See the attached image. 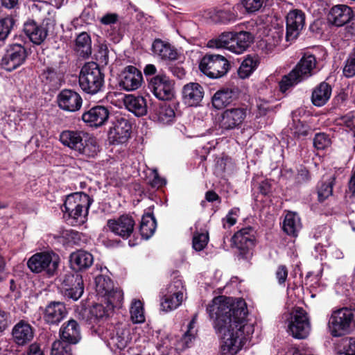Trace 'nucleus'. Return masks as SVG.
<instances>
[{
  "instance_id": "obj_1",
  "label": "nucleus",
  "mask_w": 355,
  "mask_h": 355,
  "mask_svg": "<svg viewBox=\"0 0 355 355\" xmlns=\"http://www.w3.org/2000/svg\"><path fill=\"white\" fill-rule=\"evenodd\" d=\"M209 317L214 319V329L220 334L224 354L235 355L241 350L253 327L246 323L247 305L242 299L223 295L214 297L207 307Z\"/></svg>"
},
{
  "instance_id": "obj_2",
  "label": "nucleus",
  "mask_w": 355,
  "mask_h": 355,
  "mask_svg": "<svg viewBox=\"0 0 355 355\" xmlns=\"http://www.w3.org/2000/svg\"><path fill=\"white\" fill-rule=\"evenodd\" d=\"M92 201L89 196L84 193L69 195L64 202V216L72 225L84 224Z\"/></svg>"
},
{
  "instance_id": "obj_3",
  "label": "nucleus",
  "mask_w": 355,
  "mask_h": 355,
  "mask_svg": "<svg viewBox=\"0 0 355 355\" xmlns=\"http://www.w3.org/2000/svg\"><path fill=\"white\" fill-rule=\"evenodd\" d=\"M60 141L63 145L88 157H94L99 152L96 139L82 131L64 130L60 135Z\"/></svg>"
},
{
  "instance_id": "obj_4",
  "label": "nucleus",
  "mask_w": 355,
  "mask_h": 355,
  "mask_svg": "<svg viewBox=\"0 0 355 355\" xmlns=\"http://www.w3.org/2000/svg\"><path fill=\"white\" fill-rule=\"evenodd\" d=\"M253 41L252 34L247 31L239 33L224 32L218 37L210 40L207 46L216 49H226L236 54L243 53Z\"/></svg>"
},
{
  "instance_id": "obj_5",
  "label": "nucleus",
  "mask_w": 355,
  "mask_h": 355,
  "mask_svg": "<svg viewBox=\"0 0 355 355\" xmlns=\"http://www.w3.org/2000/svg\"><path fill=\"white\" fill-rule=\"evenodd\" d=\"M315 67V57L311 54H304L290 73L282 77L279 83L280 91L284 93L289 88L311 76Z\"/></svg>"
},
{
  "instance_id": "obj_6",
  "label": "nucleus",
  "mask_w": 355,
  "mask_h": 355,
  "mask_svg": "<svg viewBox=\"0 0 355 355\" xmlns=\"http://www.w3.org/2000/svg\"><path fill=\"white\" fill-rule=\"evenodd\" d=\"M104 73L96 62H87L83 66L79 74L80 87L88 94H96L104 88Z\"/></svg>"
},
{
  "instance_id": "obj_7",
  "label": "nucleus",
  "mask_w": 355,
  "mask_h": 355,
  "mask_svg": "<svg viewBox=\"0 0 355 355\" xmlns=\"http://www.w3.org/2000/svg\"><path fill=\"white\" fill-rule=\"evenodd\" d=\"M354 329L355 318L352 309L343 307L331 313L328 321V329L332 336H345Z\"/></svg>"
},
{
  "instance_id": "obj_8",
  "label": "nucleus",
  "mask_w": 355,
  "mask_h": 355,
  "mask_svg": "<svg viewBox=\"0 0 355 355\" xmlns=\"http://www.w3.org/2000/svg\"><path fill=\"white\" fill-rule=\"evenodd\" d=\"M230 67L229 61L218 54L205 55L199 64L200 70L211 78L223 77L227 73Z\"/></svg>"
},
{
  "instance_id": "obj_9",
  "label": "nucleus",
  "mask_w": 355,
  "mask_h": 355,
  "mask_svg": "<svg viewBox=\"0 0 355 355\" xmlns=\"http://www.w3.org/2000/svg\"><path fill=\"white\" fill-rule=\"evenodd\" d=\"M59 257L55 253L38 252L31 256L27 261L28 268L35 273L45 272L52 276L56 271Z\"/></svg>"
},
{
  "instance_id": "obj_10",
  "label": "nucleus",
  "mask_w": 355,
  "mask_h": 355,
  "mask_svg": "<svg viewBox=\"0 0 355 355\" xmlns=\"http://www.w3.org/2000/svg\"><path fill=\"white\" fill-rule=\"evenodd\" d=\"M148 88L161 101H171L175 96L174 83L164 73H159L151 78Z\"/></svg>"
},
{
  "instance_id": "obj_11",
  "label": "nucleus",
  "mask_w": 355,
  "mask_h": 355,
  "mask_svg": "<svg viewBox=\"0 0 355 355\" xmlns=\"http://www.w3.org/2000/svg\"><path fill=\"white\" fill-rule=\"evenodd\" d=\"M311 331V324L307 313L302 308H297L291 317L288 332L297 339L306 338Z\"/></svg>"
},
{
  "instance_id": "obj_12",
  "label": "nucleus",
  "mask_w": 355,
  "mask_h": 355,
  "mask_svg": "<svg viewBox=\"0 0 355 355\" xmlns=\"http://www.w3.org/2000/svg\"><path fill=\"white\" fill-rule=\"evenodd\" d=\"M132 125L125 116L116 115L111 121L108 137L113 144L125 143L130 137Z\"/></svg>"
},
{
  "instance_id": "obj_13",
  "label": "nucleus",
  "mask_w": 355,
  "mask_h": 355,
  "mask_svg": "<svg viewBox=\"0 0 355 355\" xmlns=\"http://www.w3.org/2000/svg\"><path fill=\"white\" fill-rule=\"evenodd\" d=\"M60 281L63 294L65 297L78 300L84 292L83 280L82 276L76 272H68L60 277Z\"/></svg>"
},
{
  "instance_id": "obj_14",
  "label": "nucleus",
  "mask_w": 355,
  "mask_h": 355,
  "mask_svg": "<svg viewBox=\"0 0 355 355\" xmlns=\"http://www.w3.org/2000/svg\"><path fill=\"white\" fill-rule=\"evenodd\" d=\"M26 57L27 51L24 46L12 44L8 46L1 59V65L5 70L11 71L21 66Z\"/></svg>"
},
{
  "instance_id": "obj_15",
  "label": "nucleus",
  "mask_w": 355,
  "mask_h": 355,
  "mask_svg": "<svg viewBox=\"0 0 355 355\" xmlns=\"http://www.w3.org/2000/svg\"><path fill=\"white\" fill-rule=\"evenodd\" d=\"M96 291L101 297H105L112 304H119L123 299L121 290L114 288L111 279L105 275H98L95 278Z\"/></svg>"
},
{
  "instance_id": "obj_16",
  "label": "nucleus",
  "mask_w": 355,
  "mask_h": 355,
  "mask_svg": "<svg viewBox=\"0 0 355 355\" xmlns=\"http://www.w3.org/2000/svg\"><path fill=\"white\" fill-rule=\"evenodd\" d=\"M247 116L246 108L241 107L227 108L220 116V127L225 130L239 128Z\"/></svg>"
},
{
  "instance_id": "obj_17",
  "label": "nucleus",
  "mask_w": 355,
  "mask_h": 355,
  "mask_svg": "<svg viewBox=\"0 0 355 355\" xmlns=\"http://www.w3.org/2000/svg\"><path fill=\"white\" fill-rule=\"evenodd\" d=\"M306 20L305 13L300 9L290 10L286 15V33L287 41L295 40L304 27Z\"/></svg>"
},
{
  "instance_id": "obj_18",
  "label": "nucleus",
  "mask_w": 355,
  "mask_h": 355,
  "mask_svg": "<svg viewBox=\"0 0 355 355\" xmlns=\"http://www.w3.org/2000/svg\"><path fill=\"white\" fill-rule=\"evenodd\" d=\"M232 239L241 257L247 258L255 244V232L252 227H246L236 232Z\"/></svg>"
},
{
  "instance_id": "obj_19",
  "label": "nucleus",
  "mask_w": 355,
  "mask_h": 355,
  "mask_svg": "<svg viewBox=\"0 0 355 355\" xmlns=\"http://www.w3.org/2000/svg\"><path fill=\"white\" fill-rule=\"evenodd\" d=\"M143 76L137 67L129 65L123 69L119 76V85L126 91H134L141 86Z\"/></svg>"
},
{
  "instance_id": "obj_20",
  "label": "nucleus",
  "mask_w": 355,
  "mask_h": 355,
  "mask_svg": "<svg viewBox=\"0 0 355 355\" xmlns=\"http://www.w3.org/2000/svg\"><path fill=\"white\" fill-rule=\"evenodd\" d=\"M107 225L114 234L127 239L134 231L135 222L132 216L123 214L116 219L108 220Z\"/></svg>"
},
{
  "instance_id": "obj_21",
  "label": "nucleus",
  "mask_w": 355,
  "mask_h": 355,
  "mask_svg": "<svg viewBox=\"0 0 355 355\" xmlns=\"http://www.w3.org/2000/svg\"><path fill=\"white\" fill-rule=\"evenodd\" d=\"M354 13L348 6L338 4L333 6L327 15L328 22L336 27H341L352 20Z\"/></svg>"
},
{
  "instance_id": "obj_22",
  "label": "nucleus",
  "mask_w": 355,
  "mask_h": 355,
  "mask_svg": "<svg viewBox=\"0 0 355 355\" xmlns=\"http://www.w3.org/2000/svg\"><path fill=\"white\" fill-rule=\"evenodd\" d=\"M43 319L49 324H58L67 315L65 304L61 302L52 301L44 309Z\"/></svg>"
},
{
  "instance_id": "obj_23",
  "label": "nucleus",
  "mask_w": 355,
  "mask_h": 355,
  "mask_svg": "<svg viewBox=\"0 0 355 355\" xmlns=\"http://www.w3.org/2000/svg\"><path fill=\"white\" fill-rule=\"evenodd\" d=\"M83 100L78 93L71 89H64L58 96L60 108L68 112H76L80 109Z\"/></svg>"
},
{
  "instance_id": "obj_24",
  "label": "nucleus",
  "mask_w": 355,
  "mask_h": 355,
  "mask_svg": "<svg viewBox=\"0 0 355 355\" xmlns=\"http://www.w3.org/2000/svg\"><path fill=\"white\" fill-rule=\"evenodd\" d=\"M110 112L102 105H97L85 112L82 115L83 121L90 126L99 127L108 119Z\"/></svg>"
},
{
  "instance_id": "obj_25",
  "label": "nucleus",
  "mask_w": 355,
  "mask_h": 355,
  "mask_svg": "<svg viewBox=\"0 0 355 355\" xmlns=\"http://www.w3.org/2000/svg\"><path fill=\"white\" fill-rule=\"evenodd\" d=\"M12 335L14 342L17 345H24L32 340L34 332L32 327L27 322L21 320L12 328Z\"/></svg>"
},
{
  "instance_id": "obj_26",
  "label": "nucleus",
  "mask_w": 355,
  "mask_h": 355,
  "mask_svg": "<svg viewBox=\"0 0 355 355\" xmlns=\"http://www.w3.org/2000/svg\"><path fill=\"white\" fill-rule=\"evenodd\" d=\"M238 89L223 88L214 94L211 103L216 109L220 110L235 101L238 98Z\"/></svg>"
},
{
  "instance_id": "obj_27",
  "label": "nucleus",
  "mask_w": 355,
  "mask_h": 355,
  "mask_svg": "<svg viewBox=\"0 0 355 355\" xmlns=\"http://www.w3.org/2000/svg\"><path fill=\"white\" fill-rule=\"evenodd\" d=\"M152 51L156 56L164 60H176L178 59L177 49L171 44L156 39L152 44Z\"/></svg>"
},
{
  "instance_id": "obj_28",
  "label": "nucleus",
  "mask_w": 355,
  "mask_h": 355,
  "mask_svg": "<svg viewBox=\"0 0 355 355\" xmlns=\"http://www.w3.org/2000/svg\"><path fill=\"white\" fill-rule=\"evenodd\" d=\"M204 90L197 83H190L185 85L182 89V96L186 104L189 106H196L202 100Z\"/></svg>"
},
{
  "instance_id": "obj_29",
  "label": "nucleus",
  "mask_w": 355,
  "mask_h": 355,
  "mask_svg": "<svg viewBox=\"0 0 355 355\" xmlns=\"http://www.w3.org/2000/svg\"><path fill=\"white\" fill-rule=\"evenodd\" d=\"M61 341L69 344H76L81 338L80 327L75 320H69L60 330Z\"/></svg>"
},
{
  "instance_id": "obj_30",
  "label": "nucleus",
  "mask_w": 355,
  "mask_h": 355,
  "mask_svg": "<svg viewBox=\"0 0 355 355\" xmlns=\"http://www.w3.org/2000/svg\"><path fill=\"white\" fill-rule=\"evenodd\" d=\"M124 105L128 110L137 116H142L147 114L146 99L141 96L126 95L123 100Z\"/></svg>"
},
{
  "instance_id": "obj_31",
  "label": "nucleus",
  "mask_w": 355,
  "mask_h": 355,
  "mask_svg": "<svg viewBox=\"0 0 355 355\" xmlns=\"http://www.w3.org/2000/svg\"><path fill=\"white\" fill-rule=\"evenodd\" d=\"M24 31L30 40L35 44H40L47 36L46 29L37 24L33 20H29L24 24Z\"/></svg>"
},
{
  "instance_id": "obj_32",
  "label": "nucleus",
  "mask_w": 355,
  "mask_h": 355,
  "mask_svg": "<svg viewBox=\"0 0 355 355\" xmlns=\"http://www.w3.org/2000/svg\"><path fill=\"white\" fill-rule=\"evenodd\" d=\"M69 261L71 268L75 270H82L89 268L93 263L94 258L91 253L78 250L71 254Z\"/></svg>"
},
{
  "instance_id": "obj_33",
  "label": "nucleus",
  "mask_w": 355,
  "mask_h": 355,
  "mask_svg": "<svg viewBox=\"0 0 355 355\" xmlns=\"http://www.w3.org/2000/svg\"><path fill=\"white\" fill-rule=\"evenodd\" d=\"M331 95V87L327 83H322L312 92L311 101L314 105L321 107L327 103Z\"/></svg>"
},
{
  "instance_id": "obj_34",
  "label": "nucleus",
  "mask_w": 355,
  "mask_h": 355,
  "mask_svg": "<svg viewBox=\"0 0 355 355\" xmlns=\"http://www.w3.org/2000/svg\"><path fill=\"white\" fill-rule=\"evenodd\" d=\"M75 51L83 58H88L92 54V40L86 32L80 33L75 40Z\"/></svg>"
},
{
  "instance_id": "obj_35",
  "label": "nucleus",
  "mask_w": 355,
  "mask_h": 355,
  "mask_svg": "<svg viewBox=\"0 0 355 355\" xmlns=\"http://www.w3.org/2000/svg\"><path fill=\"white\" fill-rule=\"evenodd\" d=\"M282 229L288 235L297 236L301 229V221L299 216L295 212H288L285 216Z\"/></svg>"
},
{
  "instance_id": "obj_36",
  "label": "nucleus",
  "mask_w": 355,
  "mask_h": 355,
  "mask_svg": "<svg viewBox=\"0 0 355 355\" xmlns=\"http://www.w3.org/2000/svg\"><path fill=\"white\" fill-rule=\"evenodd\" d=\"M106 315L107 310L100 304H96L89 309H84L79 313L82 319L89 324L96 322Z\"/></svg>"
},
{
  "instance_id": "obj_37",
  "label": "nucleus",
  "mask_w": 355,
  "mask_h": 355,
  "mask_svg": "<svg viewBox=\"0 0 355 355\" xmlns=\"http://www.w3.org/2000/svg\"><path fill=\"white\" fill-rule=\"evenodd\" d=\"M157 223L153 214L147 213L142 216L139 232L143 239H148L155 233Z\"/></svg>"
},
{
  "instance_id": "obj_38",
  "label": "nucleus",
  "mask_w": 355,
  "mask_h": 355,
  "mask_svg": "<svg viewBox=\"0 0 355 355\" xmlns=\"http://www.w3.org/2000/svg\"><path fill=\"white\" fill-rule=\"evenodd\" d=\"M335 177H324L318 184V198L320 202H324L333 193V187L335 182Z\"/></svg>"
},
{
  "instance_id": "obj_39",
  "label": "nucleus",
  "mask_w": 355,
  "mask_h": 355,
  "mask_svg": "<svg viewBox=\"0 0 355 355\" xmlns=\"http://www.w3.org/2000/svg\"><path fill=\"white\" fill-rule=\"evenodd\" d=\"M130 316L134 323H141L144 322L145 317L142 302L139 300H135L130 309Z\"/></svg>"
},
{
  "instance_id": "obj_40",
  "label": "nucleus",
  "mask_w": 355,
  "mask_h": 355,
  "mask_svg": "<svg viewBox=\"0 0 355 355\" xmlns=\"http://www.w3.org/2000/svg\"><path fill=\"white\" fill-rule=\"evenodd\" d=\"M183 300V295L180 294L177 296L164 295V300L161 303L162 309L164 311H169L178 308Z\"/></svg>"
},
{
  "instance_id": "obj_41",
  "label": "nucleus",
  "mask_w": 355,
  "mask_h": 355,
  "mask_svg": "<svg viewBox=\"0 0 355 355\" xmlns=\"http://www.w3.org/2000/svg\"><path fill=\"white\" fill-rule=\"evenodd\" d=\"M156 116L160 123L168 124L173 120L175 112L171 106L163 105L157 110Z\"/></svg>"
},
{
  "instance_id": "obj_42",
  "label": "nucleus",
  "mask_w": 355,
  "mask_h": 355,
  "mask_svg": "<svg viewBox=\"0 0 355 355\" xmlns=\"http://www.w3.org/2000/svg\"><path fill=\"white\" fill-rule=\"evenodd\" d=\"M15 20L10 16L0 19V42H4L14 26Z\"/></svg>"
},
{
  "instance_id": "obj_43",
  "label": "nucleus",
  "mask_w": 355,
  "mask_h": 355,
  "mask_svg": "<svg viewBox=\"0 0 355 355\" xmlns=\"http://www.w3.org/2000/svg\"><path fill=\"white\" fill-rule=\"evenodd\" d=\"M41 79L46 85L55 86L58 83L60 78L54 68L48 67L42 73Z\"/></svg>"
},
{
  "instance_id": "obj_44",
  "label": "nucleus",
  "mask_w": 355,
  "mask_h": 355,
  "mask_svg": "<svg viewBox=\"0 0 355 355\" xmlns=\"http://www.w3.org/2000/svg\"><path fill=\"white\" fill-rule=\"evenodd\" d=\"M51 355H72L71 345L63 341L55 340L52 345Z\"/></svg>"
},
{
  "instance_id": "obj_45",
  "label": "nucleus",
  "mask_w": 355,
  "mask_h": 355,
  "mask_svg": "<svg viewBox=\"0 0 355 355\" xmlns=\"http://www.w3.org/2000/svg\"><path fill=\"white\" fill-rule=\"evenodd\" d=\"M257 63L252 58H247L243 61L238 73L241 78H245L255 69Z\"/></svg>"
},
{
  "instance_id": "obj_46",
  "label": "nucleus",
  "mask_w": 355,
  "mask_h": 355,
  "mask_svg": "<svg viewBox=\"0 0 355 355\" xmlns=\"http://www.w3.org/2000/svg\"><path fill=\"white\" fill-rule=\"evenodd\" d=\"M240 4L235 5L232 10H220L218 17L223 23L227 24L235 21L238 18L236 9H239Z\"/></svg>"
},
{
  "instance_id": "obj_47",
  "label": "nucleus",
  "mask_w": 355,
  "mask_h": 355,
  "mask_svg": "<svg viewBox=\"0 0 355 355\" xmlns=\"http://www.w3.org/2000/svg\"><path fill=\"white\" fill-rule=\"evenodd\" d=\"M208 241V233H196L193 237V248L196 251H201L206 247Z\"/></svg>"
},
{
  "instance_id": "obj_48",
  "label": "nucleus",
  "mask_w": 355,
  "mask_h": 355,
  "mask_svg": "<svg viewBox=\"0 0 355 355\" xmlns=\"http://www.w3.org/2000/svg\"><path fill=\"white\" fill-rule=\"evenodd\" d=\"M343 73L347 78H352L355 76V49L345 61Z\"/></svg>"
},
{
  "instance_id": "obj_49",
  "label": "nucleus",
  "mask_w": 355,
  "mask_h": 355,
  "mask_svg": "<svg viewBox=\"0 0 355 355\" xmlns=\"http://www.w3.org/2000/svg\"><path fill=\"white\" fill-rule=\"evenodd\" d=\"M331 144L329 137L323 132L318 133L313 139V145L318 150H324Z\"/></svg>"
},
{
  "instance_id": "obj_50",
  "label": "nucleus",
  "mask_w": 355,
  "mask_h": 355,
  "mask_svg": "<svg viewBox=\"0 0 355 355\" xmlns=\"http://www.w3.org/2000/svg\"><path fill=\"white\" fill-rule=\"evenodd\" d=\"M265 0H241V3L248 13H253L259 10Z\"/></svg>"
},
{
  "instance_id": "obj_51",
  "label": "nucleus",
  "mask_w": 355,
  "mask_h": 355,
  "mask_svg": "<svg viewBox=\"0 0 355 355\" xmlns=\"http://www.w3.org/2000/svg\"><path fill=\"white\" fill-rule=\"evenodd\" d=\"M184 286L182 280L174 279L166 288V295H171L177 296L180 294L183 295Z\"/></svg>"
},
{
  "instance_id": "obj_52",
  "label": "nucleus",
  "mask_w": 355,
  "mask_h": 355,
  "mask_svg": "<svg viewBox=\"0 0 355 355\" xmlns=\"http://www.w3.org/2000/svg\"><path fill=\"white\" fill-rule=\"evenodd\" d=\"M288 277V269L286 266L280 265L275 271V277L279 285H284Z\"/></svg>"
},
{
  "instance_id": "obj_53",
  "label": "nucleus",
  "mask_w": 355,
  "mask_h": 355,
  "mask_svg": "<svg viewBox=\"0 0 355 355\" xmlns=\"http://www.w3.org/2000/svg\"><path fill=\"white\" fill-rule=\"evenodd\" d=\"M343 354L345 355H355V339L350 338L343 341Z\"/></svg>"
},
{
  "instance_id": "obj_54",
  "label": "nucleus",
  "mask_w": 355,
  "mask_h": 355,
  "mask_svg": "<svg viewBox=\"0 0 355 355\" xmlns=\"http://www.w3.org/2000/svg\"><path fill=\"white\" fill-rule=\"evenodd\" d=\"M237 211L238 210L236 209H231L225 218L223 219L224 228L230 227L236 224L237 219L234 216L236 215Z\"/></svg>"
},
{
  "instance_id": "obj_55",
  "label": "nucleus",
  "mask_w": 355,
  "mask_h": 355,
  "mask_svg": "<svg viewBox=\"0 0 355 355\" xmlns=\"http://www.w3.org/2000/svg\"><path fill=\"white\" fill-rule=\"evenodd\" d=\"M152 175L153 178L149 180V184L152 187L159 188L166 184L165 180L159 175L157 170L152 171Z\"/></svg>"
},
{
  "instance_id": "obj_56",
  "label": "nucleus",
  "mask_w": 355,
  "mask_h": 355,
  "mask_svg": "<svg viewBox=\"0 0 355 355\" xmlns=\"http://www.w3.org/2000/svg\"><path fill=\"white\" fill-rule=\"evenodd\" d=\"M108 49L105 45H101L99 47L97 58L101 64L105 65L108 64Z\"/></svg>"
},
{
  "instance_id": "obj_57",
  "label": "nucleus",
  "mask_w": 355,
  "mask_h": 355,
  "mask_svg": "<svg viewBox=\"0 0 355 355\" xmlns=\"http://www.w3.org/2000/svg\"><path fill=\"white\" fill-rule=\"evenodd\" d=\"M9 317V313L0 310V333H2L8 328L10 324Z\"/></svg>"
},
{
  "instance_id": "obj_58",
  "label": "nucleus",
  "mask_w": 355,
  "mask_h": 355,
  "mask_svg": "<svg viewBox=\"0 0 355 355\" xmlns=\"http://www.w3.org/2000/svg\"><path fill=\"white\" fill-rule=\"evenodd\" d=\"M343 123L349 128H355V113L350 112L342 117Z\"/></svg>"
},
{
  "instance_id": "obj_59",
  "label": "nucleus",
  "mask_w": 355,
  "mask_h": 355,
  "mask_svg": "<svg viewBox=\"0 0 355 355\" xmlns=\"http://www.w3.org/2000/svg\"><path fill=\"white\" fill-rule=\"evenodd\" d=\"M168 69L173 76L180 79L183 78L186 73L184 69L182 67L177 64L169 66Z\"/></svg>"
},
{
  "instance_id": "obj_60",
  "label": "nucleus",
  "mask_w": 355,
  "mask_h": 355,
  "mask_svg": "<svg viewBox=\"0 0 355 355\" xmlns=\"http://www.w3.org/2000/svg\"><path fill=\"white\" fill-rule=\"evenodd\" d=\"M117 21V15L116 14H107L101 19V22L105 25L115 24Z\"/></svg>"
},
{
  "instance_id": "obj_61",
  "label": "nucleus",
  "mask_w": 355,
  "mask_h": 355,
  "mask_svg": "<svg viewBox=\"0 0 355 355\" xmlns=\"http://www.w3.org/2000/svg\"><path fill=\"white\" fill-rule=\"evenodd\" d=\"M195 338V334H189V332H185L183 337L182 338V343L184 346L183 348L190 347V344L192 340Z\"/></svg>"
},
{
  "instance_id": "obj_62",
  "label": "nucleus",
  "mask_w": 355,
  "mask_h": 355,
  "mask_svg": "<svg viewBox=\"0 0 355 355\" xmlns=\"http://www.w3.org/2000/svg\"><path fill=\"white\" fill-rule=\"evenodd\" d=\"M128 339V335L125 336L123 334L122 336L117 334L116 337L112 338L113 341L120 347L125 346Z\"/></svg>"
},
{
  "instance_id": "obj_63",
  "label": "nucleus",
  "mask_w": 355,
  "mask_h": 355,
  "mask_svg": "<svg viewBox=\"0 0 355 355\" xmlns=\"http://www.w3.org/2000/svg\"><path fill=\"white\" fill-rule=\"evenodd\" d=\"M1 5L8 9H15L18 7L19 0H0Z\"/></svg>"
},
{
  "instance_id": "obj_64",
  "label": "nucleus",
  "mask_w": 355,
  "mask_h": 355,
  "mask_svg": "<svg viewBox=\"0 0 355 355\" xmlns=\"http://www.w3.org/2000/svg\"><path fill=\"white\" fill-rule=\"evenodd\" d=\"M348 188L352 196H355V166L352 171V175L348 182Z\"/></svg>"
}]
</instances>
